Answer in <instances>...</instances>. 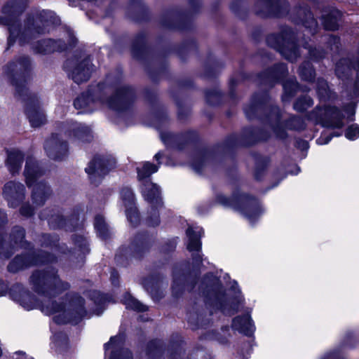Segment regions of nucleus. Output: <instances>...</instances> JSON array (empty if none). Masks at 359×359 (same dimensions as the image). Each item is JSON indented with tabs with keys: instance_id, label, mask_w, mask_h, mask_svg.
<instances>
[{
	"instance_id": "obj_6",
	"label": "nucleus",
	"mask_w": 359,
	"mask_h": 359,
	"mask_svg": "<svg viewBox=\"0 0 359 359\" xmlns=\"http://www.w3.org/2000/svg\"><path fill=\"white\" fill-rule=\"evenodd\" d=\"M65 68L74 82L80 83L86 81L90 74V61L88 58L72 59L66 62Z\"/></svg>"
},
{
	"instance_id": "obj_35",
	"label": "nucleus",
	"mask_w": 359,
	"mask_h": 359,
	"mask_svg": "<svg viewBox=\"0 0 359 359\" xmlns=\"http://www.w3.org/2000/svg\"><path fill=\"white\" fill-rule=\"evenodd\" d=\"M172 293L175 296L180 295L184 290V278L174 276L173 284L172 286Z\"/></svg>"
},
{
	"instance_id": "obj_51",
	"label": "nucleus",
	"mask_w": 359,
	"mask_h": 359,
	"mask_svg": "<svg viewBox=\"0 0 359 359\" xmlns=\"http://www.w3.org/2000/svg\"><path fill=\"white\" fill-rule=\"evenodd\" d=\"M279 69H280L281 75L283 76L285 74V71H286L285 66L284 65H279Z\"/></svg>"
},
{
	"instance_id": "obj_37",
	"label": "nucleus",
	"mask_w": 359,
	"mask_h": 359,
	"mask_svg": "<svg viewBox=\"0 0 359 359\" xmlns=\"http://www.w3.org/2000/svg\"><path fill=\"white\" fill-rule=\"evenodd\" d=\"M22 263V257H17L15 259L8 265V270L12 272H15L23 266Z\"/></svg>"
},
{
	"instance_id": "obj_30",
	"label": "nucleus",
	"mask_w": 359,
	"mask_h": 359,
	"mask_svg": "<svg viewBox=\"0 0 359 359\" xmlns=\"http://www.w3.org/2000/svg\"><path fill=\"white\" fill-rule=\"evenodd\" d=\"M121 198L126 208L133 207L135 202V197L132 190L130 188L126 187L121 190Z\"/></svg>"
},
{
	"instance_id": "obj_5",
	"label": "nucleus",
	"mask_w": 359,
	"mask_h": 359,
	"mask_svg": "<svg viewBox=\"0 0 359 359\" xmlns=\"http://www.w3.org/2000/svg\"><path fill=\"white\" fill-rule=\"evenodd\" d=\"M209 304L217 309H221L224 313L232 315L236 313L239 305L241 304V300H238L236 304L233 302H230L224 292L222 287L220 285H217L212 287L208 294Z\"/></svg>"
},
{
	"instance_id": "obj_21",
	"label": "nucleus",
	"mask_w": 359,
	"mask_h": 359,
	"mask_svg": "<svg viewBox=\"0 0 359 359\" xmlns=\"http://www.w3.org/2000/svg\"><path fill=\"white\" fill-rule=\"evenodd\" d=\"M325 114L330 117V126L333 128H340L344 126V116L341 111L334 107H327L325 109Z\"/></svg>"
},
{
	"instance_id": "obj_50",
	"label": "nucleus",
	"mask_w": 359,
	"mask_h": 359,
	"mask_svg": "<svg viewBox=\"0 0 359 359\" xmlns=\"http://www.w3.org/2000/svg\"><path fill=\"white\" fill-rule=\"evenodd\" d=\"M53 257H50V255H46V257L43 260L41 261V262H52L53 260Z\"/></svg>"
},
{
	"instance_id": "obj_14",
	"label": "nucleus",
	"mask_w": 359,
	"mask_h": 359,
	"mask_svg": "<svg viewBox=\"0 0 359 359\" xmlns=\"http://www.w3.org/2000/svg\"><path fill=\"white\" fill-rule=\"evenodd\" d=\"M285 5V0H259L256 4L257 12L264 15H278L280 7Z\"/></svg>"
},
{
	"instance_id": "obj_32",
	"label": "nucleus",
	"mask_w": 359,
	"mask_h": 359,
	"mask_svg": "<svg viewBox=\"0 0 359 359\" xmlns=\"http://www.w3.org/2000/svg\"><path fill=\"white\" fill-rule=\"evenodd\" d=\"M286 127L288 129L299 130L305 127L304 121L299 117H292L286 123Z\"/></svg>"
},
{
	"instance_id": "obj_49",
	"label": "nucleus",
	"mask_w": 359,
	"mask_h": 359,
	"mask_svg": "<svg viewBox=\"0 0 359 359\" xmlns=\"http://www.w3.org/2000/svg\"><path fill=\"white\" fill-rule=\"evenodd\" d=\"M215 95V96H217V94L216 93H207L206 94V98L208 100V101L210 102V103H212V101L210 100V97H211V95Z\"/></svg>"
},
{
	"instance_id": "obj_23",
	"label": "nucleus",
	"mask_w": 359,
	"mask_h": 359,
	"mask_svg": "<svg viewBox=\"0 0 359 359\" xmlns=\"http://www.w3.org/2000/svg\"><path fill=\"white\" fill-rule=\"evenodd\" d=\"M158 170V166L149 162H144L137 168V178L142 182L149 181L148 179L151 174Z\"/></svg>"
},
{
	"instance_id": "obj_52",
	"label": "nucleus",
	"mask_w": 359,
	"mask_h": 359,
	"mask_svg": "<svg viewBox=\"0 0 359 359\" xmlns=\"http://www.w3.org/2000/svg\"><path fill=\"white\" fill-rule=\"evenodd\" d=\"M163 156V154L161 152H158L155 156H154V158L158 161H159Z\"/></svg>"
},
{
	"instance_id": "obj_17",
	"label": "nucleus",
	"mask_w": 359,
	"mask_h": 359,
	"mask_svg": "<svg viewBox=\"0 0 359 359\" xmlns=\"http://www.w3.org/2000/svg\"><path fill=\"white\" fill-rule=\"evenodd\" d=\"M232 327L245 335L250 334L253 331V325L249 315L235 318L233 320Z\"/></svg>"
},
{
	"instance_id": "obj_56",
	"label": "nucleus",
	"mask_w": 359,
	"mask_h": 359,
	"mask_svg": "<svg viewBox=\"0 0 359 359\" xmlns=\"http://www.w3.org/2000/svg\"><path fill=\"white\" fill-rule=\"evenodd\" d=\"M162 139L165 144L169 143V141L165 138V137L164 135H162Z\"/></svg>"
},
{
	"instance_id": "obj_36",
	"label": "nucleus",
	"mask_w": 359,
	"mask_h": 359,
	"mask_svg": "<svg viewBox=\"0 0 359 359\" xmlns=\"http://www.w3.org/2000/svg\"><path fill=\"white\" fill-rule=\"evenodd\" d=\"M345 136L351 140L358 138L359 136V126L357 124L350 126L346 131Z\"/></svg>"
},
{
	"instance_id": "obj_46",
	"label": "nucleus",
	"mask_w": 359,
	"mask_h": 359,
	"mask_svg": "<svg viewBox=\"0 0 359 359\" xmlns=\"http://www.w3.org/2000/svg\"><path fill=\"white\" fill-rule=\"evenodd\" d=\"M147 248V244L144 241H140L138 243L135 244V250L137 252H140L142 249H144Z\"/></svg>"
},
{
	"instance_id": "obj_15",
	"label": "nucleus",
	"mask_w": 359,
	"mask_h": 359,
	"mask_svg": "<svg viewBox=\"0 0 359 359\" xmlns=\"http://www.w3.org/2000/svg\"><path fill=\"white\" fill-rule=\"evenodd\" d=\"M42 174L43 170L39 167L37 162L32 158H28L25 170L27 186H32Z\"/></svg>"
},
{
	"instance_id": "obj_34",
	"label": "nucleus",
	"mask_w": 359,
	"mask_h": 359,
	"mask_svg": "<svg viewBox=\"0 0 359 359\" xmlns=\"http://www.w3.org/2000/svg\"><path fill=\"white\" fill-rule=\"evenodd\" d=\"M126 212L128 219L131 224L135 226L140 222V217L135 206L127 208Z\"/></svg>"
},
{
	"instance_id": "obj_8",
	"label": "nucleus",
	"mask_w": 359,
	"mask_h": 359,
	"mask_svg": "<svg viewBox=\"0 0 359 359\" xmlns=\"http://www.w3.org/2000/svg\"><path fill=\"white\" fill-rule=\"evenodd\" d=\"M133 99V93L128 87L118 89L114 96L105 102L107 107L115 111H120L126 109Z\"/></svg>"
},
{
	"instance_id": "obj_58",
	"label": "nucleus",
	"mask_w": 359,
	"mask_h": 359,
	"mask_svg": "<svg viewBox=\"0 0 359 359\" xmlns=\"http://www.w3.org/2000/svg\"><path fill=\"white\" fill-rule=\"evenodd\" d=\"M0 241H1V238H0Z\"/></svg>"
},
{
	"instance_id": "obj_42",
	"label": "nucleus",
	"mask_w": 359,
	"mask_h": 359,
	"mask_svg": "<svg viewBox=\"0 0 359 359\" xmlns=\"http://www.w3.org/2000/svg\"><path fill=\"white\" fill-rule=\"evenodd\" d=\"M309 51L311 57L314 59L318 60L323 57V51L318 50L316 48H310Z\"/></svg>"
},
{
	"instance_id": "obj_2",
	"label": "nucleus",
	"mask_w": 359,
	"mask_h": 359,
	"mask_svg": "<svg viewBox=\"0 0 359 359\" xmlns=\"http://www.w3.org/2000/svg\"><path fill=\"white\" fill-rule=\"evenodd\" d=\"M25 6L24 4H19L16 3H8L3 7V13L6 16V19L0 18V24H7L10 25L9 32L10 36L8 37V44L14 43L15 39L19 37L20 43H25L29 41L31 36H35L44 32V29L39 27L40 23L48 25L56 24L59 20L54 15L51 11H43L40 13L39 17L33 22H28L27 27L21 32L18 27L15 25H10L13 18L19 15L25 10Z\"/></svg>"
},
{
	"instance_id": "obj_16",
	"label": "nucleus",
	"mask_w": 359,
	"mask_h": 359,
	"mask_svg": "<svg viewBox=\"0 0 359 359\" xmlns=\"http://www.w3.org/2000/svg\"><path fill=\"white\" fill-rule=\"evenodd\" d=\"M50 195L49 187L43 182H39L36 184L33 189L32 200L36 205H42Z\"/></svg>"
},
{
	"instance_id": "obj_41",
	"label": "nucleus",
	"mask_w": 359,
	"mask_h": 359,
	"mask_svg": "<svg viewBox=\"0 0 359 359\" xmlns=\"http://www.w3.org/2000/svg\"><path fill=\"white\" fill-rule=\"evenodd\" d=\"M273 130L278 137L284 139L286 137L285 130L280 125L278 124L276 126L273 128Z\"/></svg>"
},
{
	"instance_id": "obj_11",
	"label": "nucleus",
	"mask_w": 359,
	"mask_h": 359,
	"mask_svg": "<svg viewBox=\"0 0 359 359\" xmlns=\"http://www.w3.org/2000/svg\"><path fill=\"white\" fill-rule=\"evenodd\" d=\"M26 113L31 126L34 128L40 127L46 123L45 114L32 99L27 103Z\"/></svg>"
},
{
	"instance_id": "obj_22",
	"label": "nucleus",
	"mask_w": 359,
	"mask_h": 359,
	"mask_svg": "<svg viewBox=\"0 0 359 359\" xmlns=\"http://www.w3.org/2000/svg\"><path fill=\"white\" fill-rule=\"evenodd\" d=\"M98 102L102 103L103 102L93 100L89 94H82L75 100L74 105L78 109H86L87 107H90L89 111H91L97 106Z\"/></svg>"
},
{
	"instance_id": "obj_18",
	"label": "nucleus",
	"mask_w": 359,
	"mask_h": 359,
	"mask_svg": "<svg viewBox=\"0 0 359 359\" xmlns=\"http://www.w3.org/2000/svg\"><path fill=\"white\" fill-rule=\"evenodd\" d=\"M23 159V154L21 151L18 150L8 151L6 164L10 172L12 173L18 172L21 168Z\"/></svg>"
},
{
	"instance_id": "obj_53",
	"label": "nucleus",
	"mask_w": 359,
	"mask_h": 359,
	"mask_svg": "<svg viewBox=\"0 0 359 359\" xmlns=\"http://www.w3.org/2000/svg\"><path fill=\"white\" fill-rule=\"evenodd\" d=\"M330 140H331V137H327V140L326 141H325V142H323L321 138L318 139V142L320 144H327V143H328V142H329V141H330Z\"/></svg>"
},
{
	"instance_id": "obj_13",
	"label": "nucleus",
	"mask_w": 359,
	"mask_h": 359,
	"mask_svg": "<svg viewBox=\"0 0 359 359\" xmlns=\"http://www.w3.org/2000/svg\"><path fill=\"white\" fill-rule=\"evenodd\" d=\"M123 341L122 336H115L110 339V341L104 345L105 351L111 349L112 352L109 359H132V353L128 350H121L118 354L116 350L120 347Z\"/></svg>"
},
{
	"instance_id": "obj_12",
	"label": "nucleus",
	"mask_w": 359,
	"mask_h": 359,
	"mask_svg": "<svg viewBox=\"0 0 359 359\" xmlns=\"http://www.w3.org/2000/svg\"><path fill=\"white\" fill-rule=\"evenodd\" d=\"M33 48L39 53H50L54 51H60L66 48V43L62 40L45 39L37 41Z\"/></svg>"
},
{
	"instance_id": "obj_29",
	"label": "nucleus",
	"mask_w": 359,
	"mask_h": 359,
	"mask_svg": "<svg viewBox=\"0 0 359 359\" xmlns=\"http://www.w3.org/2000/svg\"><path fill=\"white\" fill-rule=\"evenodd\" d=\"M300 76L308 81H312L314 78V71L309 62H304L299 67Z\"/></svg>"
},
{
	"instance_id": "obj_38",
	"label": "nucleus",
	"mask_w": 359,
	"mask_h": 359,
	"mask_svg": "<svg viewBox=\"0 0 359 359\" xmlns=\"http://www.w3.org/2000/svg\"><path fill=\"white\" fill-rule=\"evenodd\" d=\"M13 237L15 243L21 242L25 237V231L21 227H15L13 231Z\"/></svg>"
},
{
	"instance_id": "obj_31",
	"label": "nucleus",
	"mask_w": 359,
	"mask_h": 359,
	"mask_svg": "<svg viewBox=\"0 0 359 359\" xmlns=\"http://www.w3.org/2000/svg\"><path fill=\"white\" fill-rule=\"evenodd\" d=\"M313 105V100L308 96L298 99L294 104V108L298 111H303Z\"/></svg>"
},
{
	"instance_id": "obj_54",
	"label": "nucleus",
	"mask_w": 359,
	"mask_h": 359,
	"mask_svg": "<svg viewBox=\"0 0 359 359\" xmlns=\"http://www.w3.org/2000/svg\"><path fill=\"white\" fill-rule=\"evenodd\" d=\"M194 259L196 262H200L201 261V255H197L194 256Z\"/></svg>"
},
{
	"instance_id": "obj_19",
	"label": "nucleus",
	"mask_w": 359,
	"mask_h": 359,
	"mask_svg": "<svg viewBox=\"0 0 359 359\" xmlns=\"http://www.w3.org/2000/svg\"><path fill=\"white\" fill-rule=\"evenodd\" d=\"M201 231L194 230L193 228L189 227L187 230V236L189 238L187 243V249L190 252L196 251L198 252L201 248V243L200 238L201 236Z\"/></svg>"
},
{
	"instance_id": "obj_44",
	"label": "nucleus",
	"mask_w": 359,
	"mask_h": 359,
	"mask_svg": "<svg viewBox=\"0 0 359 359\" xmlns=\"http://www.w3.org/2000/svg\"><path fill=\"white\" fill-rule=\"evenodd\" d=\"M245 215L250 222H253L259 215V212L256 210L253 213H250L249 210H245Z\"/></svg>"
},
{
	"instance_id": "obj_24",
	"label": "nucleus",
	"mask_w": 359,
	"mask_h": 359,
	"mask_svg": "<svg viewBox=\"0 0 359 359\" xmlns=\"http://www.w3.org/2000/svg\"><path fill=\"white\" fill-rule=\"evenodd\" d=\"M246 196L241 195L238 196H233L232 198H229L222 194L217 196V201L225 206H231L235 209L241 208L243 203L245 201Z\"/></svg>"
},
{
	"instance_id": "obj_7",
	"label": "nucleus",
	"mask_w": 359,
	"mask_h": 359,
	"mask_svg": "<svg viewBox=\"0 0 359 359\" xmlns=\"http://www.w3.org/2000/svg\"><path fill=\"white\" fill-rule=\"evenodd\" d=\"M60 135L53 133L45 142L44 149L52 159H60L67 152V144L60 138Z\"/></svg>"
},
{
	"instance_id": "obj_26",
	"label": "nucleus",
	"mask_w": 359,
	"mask_h": 359,
	"mask_svg": "<svg viewBox=\"0 0 359 359\" xmlns=\"http://www.w3.org/2000/svg\"><path fill=\"white\" fill-rule=\"evenodd\" d=\"M123 304L126 308L137 311H144L147 309V306L142 304L139 301L133 298L130 294H126L123 299Z\"/></svg>"
},
{
	"instance_id": "obj_43",
	"label": "nucleus",
	"mask_w": 359,
	"mask_h": 359,
	"mask_svg": "<svg viewBox=\"0 0 359 359\" xmlns=\"http://www.w3.org/2000/svg\"><path fill=\"white\" fill-rule=\"evenodd\" d=\"M20 213L25 216H30L33 214V210L29 205L25 204L20 208Z\"/></svg>"
},
{
	"instance_id": "obj_3",
	"label": "nucleus",
	"mask_w": 359,
	"mask_h": 359,
	"mask_svg": "<svg viewBox=\"0 0 359 359\" xmlns=\"http://www.w3.org/2000/svg\"><path fill=\"white\" fill-rule=\"evenodd\" d=\"M142 192L146 201L152 205L150 215L147 219L149 226H155L158 225L159 215L156 210L158 207L161 205L160 191L158 186L150 181L142 182Z\"/></svg>"
},
{
	"instance_id": "obj_20",
	"label": "nucleus",
	"mask_w": 359,
	"mask_h": 359,
	"mask_svg": "<svg viewBox=\"0 0 359 359\" xmlns=\"http://www.w3.org/2000/svg\"><path fill=\"white\" fill-rule=\"evenodd\" d=\"M71 131L76 138L83 142H90L93 138L90 128L81 123H74Z\"/></svg>"
},
{
	"instance_id": "obj_9",
	"label": "nucleus",
	"mask_w": 359,
	"mask_h": 359,
	"mask_svg": "<svg viewBox=\"0 0 359 359\" xmlns=\"http://www.w3.org/2000/svg\"><path fill=\"white\" fill-rule=\"evenodd\" d=\"M111 163L109 160L104 156H96L90 162L86 168V172L89 175L93 182H96L109 170Z\"/></svg>"
},
{
	"instance_id": "obj_27",
	"label": "nucleus",
	"mask_w": 359,
	"mask_h": 359,
	"mask_svg": "<svg viewBox=\"0 0 359 359\" xmlns=\"http://www.w3.org/2000/svg\"><path fill=\"white\" fill-rule=\"evenodd\" d=\"M340 13L337 11H333L330 16L324 19V27L326 29L334 30L339 27L338 20Z\"/></svg>"
},
{
	"instance_id": "obj_1",
	"label": "nucleus",
	"mask_w": 359,
	"mask_h": 359,
	"mask_svg": "<svg viewBox=\"0 0 359 359\" xmlns=\"http://www.w3.org/2000/svg\"><path fill=\"white\" fill-rule=\"evenodd\" d=\"M31 280L39 294L41 303L29 292H23L19 302L25 309H39L47 315L59 313L54 317L57 323H76L85 315L84 300L81 297H74L65 306L57 305L52 300V297L69 287V285L61 281L55 273L36 271L32 274Z\"/></svg>"
},
{
	"instance_id": "obj_55",
	"label": "nucleus",
	"mask_w": 359,
	"mask_h": 359,
	"mask_svg": "<svg viewBox=\"0 0 359 359\" xmlns=\"http://www.w3.org/2000/svg\"><path fill=\"white\" fill-rule=\"evenodd\" d=\"M193 168L196 172H200V169L197 167L196 164H194Z\"/></svg>"
},
{
	"instance_id": "obj_48",
	"label": "nucleus",
	"mask_w": 359,
	"mask_h": 359,
	"mask_svg": "<svg viewBox=\"0 0 359 359\" xmlns=\"http://www.w3.org/2000/svg\"><path fill=\"white\" fill-rule=\"evenodd\" d=\"M118 278V274L115 271H112L111 274V280L113 284H115L116 280Z\"/></svg>"
},
{
	"instance_id": "obj_57",
	"label": "nucleus",
	"mask_w": 359,
	"mask_h": 359,
	"mask_svg": "<svg viewBox=\"0 0 359 359\" xmlns=\"http://www.w3.org/2000/svg\"><path fill=\"white\" fill-rule=\"evenodd\" d=\"M278 110L277 109H275V113H278Z\"/></svg>"
},
{
	"instance_id": "obj_47",
	"label": "nucleus",
	"mask_w": 359,
	"mask_h": 359,
	"mask_svg": "<svg viewBox=\"0 0 359 359\" xmlns=\"http://www.w3.org/2000/svg\"><path fill=\"white\" fill-rule=\"evenodd\" d=\"M347 112L350 113L351 116H353L355 114V106L353 104H350L346 109Z\"/></svg>"
},
{
	"instance_id": "obj_28",
	"label": "nucleus",
	"mask_w": 359,
	"mask_h": 359,
	"mask_svg": "<svg viewBox=\"0 0 359 359\" xmlns=\"http://www.w3.org/2000/svg\"><path fill=\"white\" fill-rule=\"evenodd\" d=\"M280 53L288 60L294 62L299 56V51L297 47L292 43L288 47L284 46L280 49Z\"/></svg>"
},
{
	"instance_id": "obj_33",
	"label": "nucleus",
	"mask_w": 359,
	"mask_h": 359,
	"mask_svg": "<svg viewBox=\"0 0 359 359\" xmlns=\"http://www.w3.org/2000/svg\"><path fill=\"white\" fill-rule=\"evenodd\" d=\"M317 93L320 98L325 99L329 97V90L327 82L319 79L317 83Z\"/></svg>"
},
{
	"instance_id": "obj_4",
	"label": "nucleus",
	"mask_w": 359,
	"mask_h": 359,
	"mask_svg": "<svg viewBox=\"0 0 359 359\" xmlns=\"http://www.w3.org/2000/svg\"><path fill=\"white\" fill-rule=\"evenodd\" d=\"M31 66L29 57H22L15 62L9 63L5 67V73L11 79L12 84L15 86L18 93H20L21 87L23 86L18 83V80L25 79L28 74Z\"/></svg>"
},
{
	"instance_id": "obj_39",
	"label": "nucleus",
	"mask_w": 359,
	"mask_h": 359,
	"mask_svg": "<svg viewBox=\"0 0 359 359\" xmlns=\"http://www.w3.org/2000/svg\"><path fill=\"white\" fill-rule=\"evenodd\" d=\"M297 85L295 81H291V83L285 82L283 83V88L285 95L291 96L293 92L297 89Z\"/></svg>"
},
{
	"instance_id": "obj_45",
	"label": "nucleus",
	"mask_w": 359,
	"mask_h": 359,
	"mask_svg": "<svg viewBox=\"0 0 359 359\" xmlns=\"http://www.w3.org/2000/svg\"><path fill=\"white\" fill-rule=\"evenodd\" d=\"M330 46H331V49H334V48H336L337 49L338 48V44L339 43V40L337 37L336 36H330Z\"/></svg>"
},
{
	"instance_id": "obj_10",
	"label": "nucleus",
	"mask_w": 359,
	"mask_h": 359,
	"mask_svg": "<svg viewBox=\"0 0 359 359\" xmlns=\"http://www.w3.org/2000/svg\"><path fill=\"white\" fill-rule=\"evenodd\" d=\"M4 196L11 207H16L25 198V187L18 182H9L4 186Z\"/></svg>"
},
{
	"instance_id": "obj_40",
	"label": "nucleus",
	"mask_w": 359,
	"mask_h": 359,
	"mask_svg": "<svg viewBox=\"0 0 359 359\" xmlns=\"http://www.w3.org/2000/svg\"><path fill=\"white\" fill-rule=\"evenodd\" d=\"M75 244L79 248V250L82 253H85L86 252L88 251L86 241L83 237H78L77 239L75 241Z\"/></svg>"
},
{
	"instance_id": "obj_25",
	"label": "nucleus",
	"mask_w": 359,
	"mask_h": 359,
	"mask_svg": "<svg viewBox=\"0 0 359 359\" xmlns=\"http://www.w3.org/2000/svg\"><path fill=\"white\" fill-rule=\"evenodd\" d=\"M95 228L96 229L99 236L106 239L110 235V231L106 224L104 219L101 215H97L95 219Z\"/></svg>"
}]
</instances>
